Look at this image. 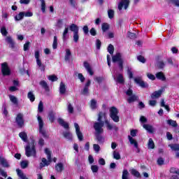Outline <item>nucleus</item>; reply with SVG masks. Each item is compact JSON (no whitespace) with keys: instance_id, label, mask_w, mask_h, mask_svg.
<instances>
[{"instance_id":"nucleus-1","label":"nucleus","mask_w":179,"mask_h":179,"mask_svg":"<svg viewBox=\"0 0 179 179\" xmlns=\"http://www.w3.org/2000/svg\"><path fill=\"white\" fill-rule=\"evenodd\" d=\"M37 120L39 127V134H41L42 136L45 139H48L50 138V135L47 134V131H45V129H44V122L43 121V118H41V116H40V115H37Z\"/></svg>"},{"instance_id":"nucleus-2","label":"nucleus","mask_w":179,"mask_h":179,"mask_svg":"<svg viewBox=\"0 0 179 179\" xmlns=\"http://www.w3.org/2000/svg\"><path fill=\"white\" fill-rule=\"evenodd\" d=\"M36 146H34V143H32L31 145L28 144L25 148V155L27 157H36Z\"/></svg>"},{"instance_id":"nucleus-3","label":"nucleus","mask_w":179,"mask_h":179,"mask_svg":"<svg viewBox=\"0 0 179 179\" xmlns=\"http://www.w3.org/2000/svg\"><path fill=\"white\" fill-rule=\"evenodd\" d=\"M45 153L47 155L48 160L45 158L42 159V162L40 164L41 169L45 167V166H50V163L52 162L51 159V150H50L48 148H45Z\"/></svg>"},{"instance_id":"nucleus-4","label":"nucleus","mask_w":179,"mask_h":179,"mask_svg":"<svg viewBox=\"0 0 179 179\" xmlns=\"http://www.w3.org/2000/svg\"><path fill=\"white\" fill-rule=\"evenodd\" d=\"M113 62H117L118 66L120 71L124 69V59L122 58V55L121 53H116L115 55L112 57Z\"/></svg>"},{"instance_id":"nucleus-5","label":"nucleus","mask_w":179,"mask_h":179,"mask_svg":"<svg viewBox=\"0 0 179 179\" xmlns=\"http://www.w3.org/2000/svg\"><path fill=\"white\" fill-rule=\"evenodd\" d=\"M71 31L73 32V39L75 43L79 41V27L75 24H72L69 26Z\"/></svg>"},{"instance_id":"nucleus-6","label":"nucleus","mask_w":179,"mask_h":179,"mask_svg":"<svg viewBox=\"0 0 179 179\" xmlns=\"http://www.w3.org/2000/svg\"><path fill=\"white\" fill-rule=\"evenodd\" d=\"M118 109L113 106L110 108V117L114 122H120V116H118Z\"/></svg>"},{"instance_id":"nucleus-7","label":"nucleus","mask_w":179,"mask_h":179,"mask_svg":"<svg viewBox=\"0 0 179 179\" xmlns=\"http://www.w3.org/2000/svg\"><path fill=\"white\" fill-rule=\"evenodd\" d=\"M103 127H104V122H95L94 123V129L95 130L96 134H98V135L103 134V132H104Z\"/></svg>"},{"instance_id":"nucleus-8","label":"nucleus","mask_w":179,"mask_h":179,"mask_svg":"<svg viewBox=\"0 0 179 179\" xmlns=\"http://www.w3.org/2000/svg\"><path fill=\"white\" fill-rule=\"evenodd\" d=\"M35 58L36 59V65L41 71L44 72V71H45V66L41 63V59H40V52H38V50L35 52Z\"/></svg>"},{"instance_id":"nucleus-9","label":"nucleus","mask_w":179,"mask_h":179,"mask_svg":"<svg viewBox=\"0 0 179 179\" xmlns=\"http://www.w3.org/2000/svg\"><path fill=\"white\" fill-rule=\"evenodd\" d=\"M127 96H129V98L127 99L128 103H134V101H136L138 100V96L135 94H133L132 90L129 89L126 92Z\"/></svg>"},{"instance_id":"nucleus-10","label":"nucleus","mask_w":179,"mask_h":179,"mask_svg":"<svg viewBox=\"0 0 179 179\" xmlns=\"http://www.w3.org/2000/svg\"><path fill=\"white\" fill-rule=\"evenodd\" d=\"M1 72L3 76L10 75V69H9L8 63L5 62L1 64Z\"/></svg>"},{"instance_id":"nucleus-11","label":"nucleus","mask_w":179,"mask_h":179,"mask_svg":"<svg viewBox=\"0 0 179 179\" xmlns=\"http://www.w3.org/2000/svg\"><path fill=\"white\" fill-rule=\"evenodd\" d=\"M128 6H129V0H121L118 3V10H122V8L127 10L128 9Z\"/></svg>"},{"instance_id":"nucleus-12","label":"nucleus","mask_w":179,"mask_h":179,"mask_svg":"<svg viewBox=\"0 0 179 179\" xmlns=\"http://www.w3.org/2000/svg\"><path fill=\"white\" fill-rule=\"evenodd\" d=\"M15 121H16L18 127H20V128H22V127H23L24 125V120H23L22 113H18L17 115Z\"/></svg>"},{"instance_id":"nucleus-13","label":"nucleus","mask_w":179,"mask_h":179,"mask_svg":"<svg viewBox=\"0 0 179 179\" xmlns=\"http://www.w3.org/2000/svg\"><path fill=\"white\" fill-rule=\"evenodd\" d=\"M92 81H90V80H87L83 90L81 91V94H83V96H89V87Z\"/></svg>"},{"instance_id":"nucleus-14","label":"nucleus","mask_w":179,"mask_h":179,"mask_svg":"<svg viewBox=\"0 0 179 179\" xmlns=\"http://www.w3.org/2000/svg\"><path fill=\"white\" fill-rule=\"evenodd\" d=\"M74 127L76 128V134L78 138V140L82 141H83V134L80 132V127L78 123H74Z\"/></svg>"},{"instance_id":"nucleus-15","label":"nucleus","mask_w":179,"mask_h":179,"mask_svg":"<svg viewBox=\"0 0 179 179\" xmlns=\"http://www.w3.org/2000/svg\"><path fill=\"white\" fill-rule=\"evenodd\" d=\"M134 82L137 85H139L141 87H148L149 86L148 83H145V82H143V80H142V78L141 77L134 78Z\"/></svg>"},{"instance_id":"nucleus-16","label":"nucleus","mask_w":179,"mask_h":179,"mask_svg":"<svg viewBox=\"0 0 179 179\" xmlns=\"http://www.w3.org/2000/svg\"><path fill=\"white\" fill-rule=\"evenodd\" d=\"M105 124L106 125V128L108 131H111V129H114V131H118V127L115 124H111L108 120H105Z\"/></svg>"},{"instance_id":"nucleus-17","label":"nucleus","mask_w":179,"mask_h":179,"mask_svg":"<svg viewBox=\"0 0 179 179\" xmlns=\"http://www.w3.org/2000/svg\"><path fill=\"white\" fill-rule=\"evenodd\" d=\"M84 65V68H85L86 71H87V73L91 76H93L94 75V72L93 70L92 69V66H90V64H89V62H84L83 63Z\"/></svg>"},{"instance_id":"nucleus-18","label":"nucleus","mask_w":179,"mask_h":179,"mask_svg":"<svg viewBox=\"0 0 179 179\" xmlns=\"http://www.w3.org/2000/svg\"><path fill=\"white\" fill-rule=\"evenodd\" d=\"M143 128H144V129L148 131V132H149L150 134H153L156 132V129H155V127H153V126L150 124H143Z\"/></svg>"},{"instance_id":"nucleus-19","label":"nucleus","mask_w":179,"mask_h":179,"mask_svg":"<svg viewBox=\"0 0 179 179\" xmlns=\"http://www.w3.org/2000/svg\"><path fill=\"white\" fill-rule=\"evenodd\" d=\"M0 164L2 166V167H5L6 169L10 167V165H9V162H8V160L5 159L3 157H0Z\"/></svg>"},{"instance_id":"nucleus-20","label":"nucleus","mask_w":179,"mask_h":179,"mask_svg":"<svg viewBox=\"0 0 179 179\" xmlns=\"http://www.w3.org/2000/svg\"><path fill=\"white\" fill-rule=\"evenodd\" d=\"M164 90H159L158 91L154 92L151 94V98L152 99H159L160 96H162V94L163 93Z\"/></svg>"},{"instance_id":"nucleus-21","label":"nucleus","mask_w":179,"mask_h":179,"mask_svg":"<svg viewBox=\"0 0 179 179\" xmlns=\"http://www.w3.org/2000/svg\"><path fill=\"white\" fill-rule=\"evenodd\" d=\"M113 78L117 83H120V85L124 84V76L122 74H118L116 77L113 76Z\"/></svg>"},{"instance_id":"nucleus-22","label":"nucleus","mask_w":179,"mask_h":179,"mask_svg":"<svg viewBox=\"0 0 179 179\" xmlns=\"http://www.w3.org/2000/svg\"><path fill=\"white\" fill-rule=\"evenodd\" d=\"M57 122H59V125L64 127L65 129H68L69 128V124L66 123L64 120H63V119L61 117H59L57 119Z\"/></svg>"},{"instance_id":"nucleus-23","label":"nucleus","mask_w":179,"mask_h":179,"mask_svg":"<svg viewBox=\"0 0 179 179\" xmlns=\"http://www.w3.org/2000/svg\"><path fill=\"white\" fill-rule=\"evenodd\" d=\"M129 142H130L131 145H134V148L136 149H138V145L136 140H135L134 138H132L131 136H128Z\"/></svg>"},{"instance_id":"nucleus-24","label":"nucleus","mask_w":179,"mask_h":179,"mask_svg":"<svg viewBox=\"0 0 179 179\" xmlns=\"http://www.w3.org/2000/svg\"><path fill=\"white\" fill-rule=\"evenodd\" d=\"M39 85L45 90V92H49L50 91V87H48V84H47V82L45 80H41L39 83Z\"/></svg>"},{"instance_id":"nucleus-25","label":"nucleus","mask_w":179,"mask_h":179,"mask_svg":"<svg viewBox=\"0 0 179 179\" xmlns=\"http://www.w3.org/2000/svg\"><path fill=\"white\" fill-rule=\"evenodd\" d=\"M66 92V87L63 82H61L59 85V93L60 94H65Z\"/></svg>"},{"instance_id":"nucleus-26","label":"nucleus","mask_w":179,"mask_h":179,"mask_svg":"<svg viewBox=\"0 0 179 179\" xmlns=\"http://www.w3.org/2000/svg\"><path fill=\"white\" fill-rule=\"evenodd\" d=\"M55 170L57 171V173H62L64 170V164L62 163H58L55 165Z\"/></svg>"},{"instance_id":"nucleus-27","label":"nucleus","mask_w":179,"mask_h":179,"mask_svg":"<svg viewBox=\"0 0 179 179\" xmlns=\"http://www.w3.org/2000/svg\"><path fill=\"white\" fill-rule=\"evenodd\" d=\"M69 31V28L66 27L62 34L63 41H66V40L68 38Z\"/></svg>"},{"instance_id":"nucleus-28","label":"nucleus","mask_w":179,"mask_h":179,"mask_svg":"<svg viewBox=\"0 0 179 179\" xmlns=\"http://www.w3.org/2000/svg\"><path fill=\"white\" fill-rule=\"evenodd\" d=\"M156 78H157V79H159V80H162V81L166 80V76H164V74H163L162 72L157 73Z\"/></svg>"},{"instance_id":"nucleus-29","label":"nucleus","mask_w":179,"mask_h":179,"mask_svg":"<svg viewBox=\"0 0 179 179\" xmlns=\"http://www.w3.org/2000/svg\"><path fill=\"white\" fill-rule=\"evenodd\" d=\"M16 172H17V174L18 177H20V178H22V179H29V178H27L26 177V175H24V173H23L22 170L16 169Z\"/></svg>"},{"instance_id":"nucleus-30","label":"nucleus","mask_w":179,"mask_h":179,"mask_svg":"<svg viewBox=\"0 0 179 179\" xmlns=\"http://www.w3.org/2000/svg\"><path fill=\"white\" fill-rule=\"evenodd\" d=\"M72 55V53H71V50L66 49V54L64 56L65 61H69L71 59V56Z\"/></svg>"},{"instance_id":"nucleus-31","label":"nucleus","mask_w":179,"mask_h":179,"mask_svg":"<svg viewBox=\"0 0 179 179\" xmlns=\"http://www.w3.org/2000/svg\"><path fill=\"white\" fill-rule=\"evenodd\" d=\"M63 136L69 141H72V134L69 131H65L63 133Z\"/></svg>"},{"instance_id":"nucleus-32","label":"nucleus","mask_w":179,"mask_h":179,"mask_svg":"<svg viewBox=\"0 0 179 179\" xmlns=\"http://www.w3.org/2000/svg\"><path fill=\"white\" fill-rule=\"evenodd\" d=\"M19 136L20 138H21V139H22L24 142H27V134H26V132L24 131L20 132L19 134Z\"/></svg>"},{"instance_id":"nucleus-33","label":"nucleus","mask_w":179,"mask_h":179,"mask_svg":"<svg viewBox=\"0 0 179 179\" xmlns=\"http://www.w3.org/2000/svg\"><path fill=\"white\" fill-rule=\"evenodd\" d=\"M90 108L92 110H96L97 108V101L96 99H92L90 101Z\"/></svg>"},{"instance_id":"nucleus-34","label":"nucleus","mask_w":179,"mask_h":179,"mask_svg":"<svg viewBox=\"0 0 179 179\" xmlns=\"http://www.w3.org/2000/svg\"><path fill=\"white\" fill-rule=\"evenodd\" d=\"M131 174L134 177H136V178H141L142 177L139 171H136V169H131Z\"/></svg>"},{"instance_id":"nucleus-35","label":"nucleus","mask_w":179,"mask_h":179,"mask_svg":"<svg viewBox=\"0 0 179 179\" xmlns=\"http://www.w3.org/2000/svg\"><path fill=\"white\" fill-rule=\"evenodd\" d=\"M58 47V38L56 36H54L53 43H52V48L53 50H57Z\"/></svg>"},{"instance_id":"nucleus-36","label":"nucleus","mask_w":179,"mask_h":179,"mask_svg":"<svg viewBox=\"0 0 179 179\" xmlns=\"http://www.w3.org/2000/svg\"><path fill=\"white\" fill-rule=\"evenodd\" d=\"M148 146V149H155V142H153V139H149Z\"/></svg>"},{"instance_id":"nucleus-37","label":"nucleus","mask_w":179,"mask_h":179,"mask_svg":"<svg viewBox=\"0 0 179 179\" xmlns=\"http://www.w3.org/2000/svg\"><path fill=\"white\" fill-rule=\"evenodd\" d=\"M0 31L2 36H8V31L6 30V27L5 26H3L0 28Z\"/></svg>"},{"instance_id":"nucleus-38","label":"nucleus","mask_w":179,"mask_h":179,"mask_svg":"<svg viewBox=\"0 0 179 179\" xmlns=\"http://www.w3.org/2000/svg\"><path fill=\"white\" fill-rule=\"evenodd\" d=\"M38 113H43L44 111V104L43 103V101H40L38 106Z\"/></svg>"},{"instance_id":"nucleus-39","label":"nucleus","mask_w":179,"mask_h":179,"mask_svg":"<svg viewBox=\"0 0 179 179\" xmlns=\"http://www.w3.org/2000/svg\"><path fill=\"white\" fill-rule=\"evenodd\" d=\"M129 176V173L128 172V170L125 169L122 172V179H129L128 177Z\"/></svg>"},{"instance_id":"nucleus-40","label":"nucleus","mask_w":179,"mask_h":179,"mask_svg":"<svg viewBox=\"0 0 179 179\" xmlns=\"http://www.w3.org/2000/svg\"><path fill=\"white\" fill-rule=\"evenodd\" d=\"M69 1L72 8H74V9L78 8V3H76V0H69Z\"/></svg>"},{"instance_id":"nucleus-41","label":"nucleus","mask_w":179,"mask_h":179,"mask_svg":"<svg viewBox=\"0 0 179 179\" xmlns=\"http://www.w3.org/2000/svg\"><path fill=\"white\" fill-rule=\"evenodd\" d=\"M23 17H24V13L21 12L17 15H16L15 17V20L19 21V20H22V19H23Z\"/></svg>"},{"instance_id":"nucleus-42","label":"nucleus","mask_w":179,"mask_h":179,"mask_svg":"<svg viewBox=\"0 0 179 179\" xmlns=\"http://www.w3.org/2000/svg\"><path fill=\"white\" fill-rule=\"evenodd\" d=\"M20 166L22 169H27V167L29 166V161H22L20 163Z\"/></svg>"},{"instance_id":"nucleus-43","label":"nucleus","mask_w":179,"mask_h":179,"mask_svg":"<svg viewBox=\"0 0 179 179\" xmlns=\"http://www.w3.org/2000/svg\"><path fill=\"white\" fill-rule=\"evenodd\" d=\"M28 99H29L30 101L33 102L34 100H36V96H34V94H33L31 92H29L27 94Z\"/></svg>"},{"instance_id":"nucleus-44","label":"nucleus","mask_w":179,"mask_h":179,"mask_svg":"<svg viewBox=\"0 0 179 179\" xmlns=\"http://www.w3.org/2000/svg\"><path fill=\"white\" fill-rule=\"evenodd\" d=\"M167 124L169 125H171V127H173L174 128H176V127H177V122L173 120H167Z\"/></svg>"},{"instance_id":"nucleus-45","label":"nucleus","mask_w":179,"mask_h":179,"mask_svg":"<svg viewBox=\"0 0 179 179\" xmlns=\"http://www.w3.org/2000/svg\"><path fill=\"white\" fill-rule=\"evenodd\" d=\"M49 120L51 121V122H54L55 120V113L51 111L49 113Z\"/></svg>"},{"instance_id":"nucleus-46","label":"nucleus","mask_w":179,"mask_h":179,"mask_svg":"<svg viewBox=\"0 0 179 179\" xmlns=\"http://www.w3.org/2000/svg\"><path fill=\"white\" fill-rule=\"evenodd\" d=\"M9 99L10 101L13 102L14 104H16V105L17 104V98H16V96L13 95H10Z\"/></svg>"},{"instance_id":"nucleus-47","label":"nucleus","mask_w":179,"mask_h":179,"mask_svg":"<svg viewBox=\"0 0 179 179\" xmlns=\"http://www.w3.org/2000/svg\"><path fill=\"white\" fill-rule=\"evenodd\" d=\"M64 26V22L62 20H58L56 24V27H58V29H62V27Z\"/></svg>"},{"instance_id":"nucleus-48","label":"nucleus","mask_w":179,"mask_h":179,"mask_svg":"<svg viewBox=\"0 0 179 179\" xmlns=\"http://www.w3.org/2000/svg\"><path fill=\"white\" fill-rule=\"evenodd\" d=\"M169 147L171 148V149H172V150H179V144H171L169 145Z\"/></svg>"},{"instance_id":"nucleus-49","label":"nucleus","mask_w":179,"mask_h":179,"mask_svg":"<svg viewBox=\"0 0 179 179\" xmlns=\"http://www.w3.org/2000/svg\"><path fill=\"white\" fill-rule=\"evenodd\" d=\"M108 52H109V54H110V55H113V54H114V46L111 44H110L108 47Z\"/></svg>"},{"instance_id":"nucleus-50","label":"nucleus","mask_w":179,"mask_h":179,"mask_svg":"<svg viewBox=\"0 0 179 179\" xmlns=\"http://www.w3.org/2000/svg\"><path fill=\"white\" fill-rule=\"evenodd\" d=\"M48 79L51 80V82H57V80H58V77L55 75H51L48 76Z\"/></svg>"},{"instance_id":"nucleus-51","label":"nucleus","mask_w":179,"mask_h":179,"mask_svg":"<svg viewBox=\"0 0 179 179\" xmlns=\"http://www.w3.org/2000/svg\"><path fill=\"white\" fill-rule=\"evenodd\" d=\"M127 36L129 37V38H131V40H134L135 38H136V34L135 33H132V32H128L127 33Z\"/></svg>"},{"instance_id":"nucleus-52","label":"nucleus","mask_w":179,"mask_h":179,"mask_svg":"<svg viewBox=\"0 0 179 179\" xmlns=\"http://www.w3.org/2000/svg\"><path fill=\"white\" fill-rule=\"evenodd\" d=\"M127 75H129V79H132V78H134V73H132V69L130 67L127 68Z\"/></svg>"},{"instance_id":"nucleus-53","label":"nucleus","mask_w":179,"mask_h":179,"mask_svg":"<svg viewBox=\"0 0 179 179\" xmlns=\"http://www.w3.org/2000/svg\"><path fill=\"white\" fill-rule=\"evenodd\" d=\"M113 159H115L116 160H120V159H121V155H120V152H117L116 151H114Z\"/></svg>"},{"instance_id":"nucleus-54","label":"nucleus","mask_w":179,"mask_h":179,"mask_svg":"<svg viewBox=\"0 0 179 179\" xmlns=\"http://www.w3.org/2000/svg\"><path fill=\"white\" fill-rule=\"evenodd\" d=\"M96 141H98L99 143H103V142H104V138L100 134H96Z\"/></svg>"},{"instance_id":"nucleus-55","label":"nucleus","mask_w":179,"mask_h":179,"mask_svg":"<svg viewBox=\"0 0 179 179\" xmlns=\"http://www.w3.org/2000/svg\"><path fill=\"white\" fill-rule=\"evenodd\" d=\"M108 16L109 19H113V17H114V10H111V9L108 10Z\"/></svg>"},{"instance_id":"nucleus-56","label":"nucleus","mask_w":179,"mask_h":179,"mask_svg":"<svg viewBox=\"0 0 179 179\" xmlns=\"http://www.w3.org/2000/svg\"><path fill=\"white\" fill-rule=\"evenodd\" d=\"M137 59H138V61H139V62H142V64H145V62H146V59L142 55L138 56Z\"/></svg>"},{"instance_id":"nucleus-57","label":"nucleus","mask_w":179,"mask_h":179,"mask_svg":"<svg viewBox=\"0 0 179 179\" xmlns=\"http://www.w3.org/2000/svg\"><path fill=\"white\" fill-rule=\"evenodd\" d=\"M110 29V27L108 26V24L107 23H103L102 24V30L103 31H107Z\"/></svg>"},{"instance_id":"nucleus-58","label":"nucleus","mask_w":179,"mask_h":179,"mask_svg":"<svg viewBox=\"0 0 179 179\" xmlns=\"http://www.w3.org/2000/svg\"><path fill=\"white\" fill-rule=\"evenodd\" d=\"M93 148L96 153H99V152H100V145H99L98 144H94Z\"/></svg>"},{"instance_id":"nucleus-59","label":"nucleus","mask_w":179,"mask_h":179,"mask_svg":"<svg viewBox=\"0 0 179 179\" xmlns=\"http://www.w3.org/2000/svg\"><path fill=\"white\" fill-rule=\"evenodd\" d=\"M166 64H164V62L163 61H159L157 63V67L159 68V69H163L164 68Z\"/></svg>"},{"instance_id":"nucleus-60","label":"nucleus","mask_w":179,"mask_h":179,"mask_svg":"<svg viewBox=\"0 0 179 179\" xmlns=\"http://www.w3.org/2000/svg\"><path fill=\"white\" fill-rule=\"evenodd\" d=\"M170 173L173 174H179V169L177 168H171Z\"/></svg>"},{"instance_id":"nucleus-61","label":"nucleus","mask_w":179,"mask_h":179,"mask_svg":"<svg viewBox=\"0 0 179 179\" xmlns=\"http://www.w3.org/2000/svg\"><path fill=\"white\" fill-rule=\"evenodd\" d=\"M91 170L93 173H97V171H99V166H97V165H92Z\"/></svg>"},{"instance_id":"nucleus-62","label":"nucleus","mask_w":179,"mask_h":179,"mask_svg":"<svg viewBox=\"0 0 179 179\" xmlns=\"http://www.w3.org/2000/svg\"><path fill=\"white\" fill-rule=\"evenodd\" d=\"M68 111L70 114L73 113V106L71 103L68 104Z\"/></svg>"},{"instance_id":"nucleus-63","label":"nucleus","mask_w":179,"mask_h":179,"mask_svg":"<svg viewBox=\"0 0 179 179\" xmlns=\"http://www.w3.org/2000/svg\"><path fill=\"white\" fill-rule=\"evenodd\" d=\"M78 79L80 80V82H81L82 83H83V82H85V77L83 76V74H82V73H78Z\"/></svg>"},{"instance_id":"nucleus-64","label":"nucleus","mask_w":179,"mask_h":179,"mask_svg":"<svg viewBox=\"0 0 179 179\" xmlns=\"http://www.w3.org/2000/svg\"><path fill=\"white\" fill-rule=\"evenodd\" d=\"M175 6L179 7V0H169Z\"/></svg>"}]
</instances>
